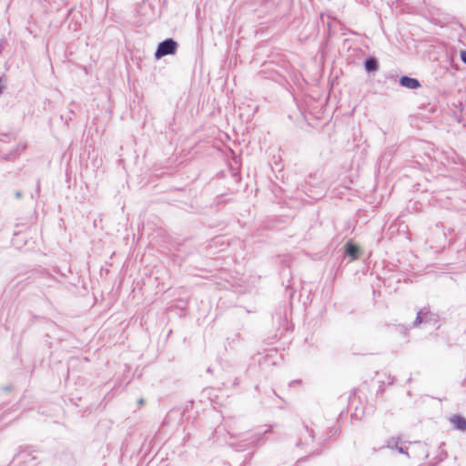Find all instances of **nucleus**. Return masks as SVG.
Here are the masks:
<instances>
[{"label": "nucleus", "instance_id": "7", "mask_svg": "<svg viewBox=\"0 0 466 466\" xmlns=\"http://www.w3.org/2000/svg\"><path fill=\"white\" fill-rule=\"evenodd\" d=\"M398 444H399V441H398L397 439H394V438H392L391 440H390V441H388V447H389L390 449H394V448H396V447L398 446Z\"/></svg>", "mask_w": 466, "mask_h": 466}, {"label": "nucleus", "instance_id": "1", "mask_svg": "<svg viewBox=\"0 0 466 466\" xmlns=\"http://www.w3.org/2000/svg\"><path fill=\"white\" fill-rule=\"evenodd\" d=\"M177 44L173 39L169 38L161 42L155 53V57L159 59L160 57L167 55H174L177 52Z\"/></svg>", "mask_w": 466, "mask_h": 466}, {"label": "nucleus", "instance_id": "5", "mask_svg": "<svg viewBox=\"0 0 466 466\" xmlns=\"http://www.w3.org/2000/svg\"><path fill=\"white\" fill-rule=\"evenodd\" d=\"M359 247H357L356 245H354L353 243L351 242H348L346 244V253L352 258V259H357L358 257H359Z\"/></svg>", "mask_w": 466, "mask_h": 466}, {"label": "nucleus", "instance_id": "4", "mask_svg": "<svg viewBox=\"0 0 466 466\" xmlns=\"http://www.w3.org/2000/svg\"><path fill=\"white\" fill-rule=\"evenodd\" d=\"M451 422L455 429L460 431L466 430V420L461 416H453L451 418Z\"/></svg>", "mask_w": 466, "mask_h": 466}, {"label": "nucleus", "instance_id": "2", "mask_svg": "<svg viewBox=\"0 0 466 466\" xmlns=\"http://www.w3.org/2000/svg\"><path fill=\"white\" fill-rule=\"evenodd\" d=\"M400 83L402 86L409 89H417L420 86V82L416 78L402 76L400 79Z\"/></svg>", "mask_w": 466, "mask_h": 466}, {"label": "nucleus", "instance_id": "9", "mask_svg": "<svg viewBox=\"0 0 466 466\" xmlns=\"http://www.w3.org/2000/svg\"><path fill=\"white\" fill-rule=\"evenodd\" d=\"M396 449L399 451V452H400V453H404V450H403V448H402V447H399V446H397V447H396Z\"/></svg>", "mask_w": 466, "mask_h": 466}, {"label": "nucleus", "instance_id": "8", "mask_svg": "<svg viewBox=\"0 0 466 466\" xmlns=\"http://www.w3.org/2000/svg\"><path fill=\"white\" fill-rule=\"evenodd\" d=\"M461 58L466 64V51L461 53Z\"/></svg>", "mask_w": 466, "mask_h": 466}, {"label": "nucleus", "instance_id": "6", "mask_svg": "<svg viewBox=\"0 0 466 466\" xmlns=\"http://www.w3.org/2000/svg\"><path fill=\"white\" fill-rule=\"evenodd\" d=\"M377 66V61L373 58H370L365 62V69L369 72L375 71Z\"/></svg>", "mask_w": 466, "mask_h": 466}, {"label": "nucleus", "instance_id": "3", "mask_svg": "<svg viewBox=\"0 0 466 466\" xmlns=\"http://www.w3.org/2000/svg\"><path fill=\"white\" fill-rule=\"evenodd\" d=\"M431 317H432V314L427 309H422L417 314L415 325H417L419 323L430 321Z\"/></svg>", "mask_w": 466, "mask_h": 466}]
</instances>
